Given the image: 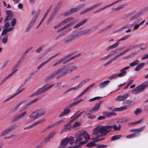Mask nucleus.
<instances>
[{
  "label": "nucleus",
  "mask_w": 148,
  "mask_h": 148,
  "mask_svg": "<svg viewBox=\"0 0 148 148\" xmlns=\"http://www.w3.org/2000/svg\"><path fill=\"white\" fill-rule=\"evenodd\" d=\"M54 85V84H53L50 85L48 87H46L47 86V84H46L44 85L42 88H39L37 91L34 93L32 95L29 96V97H31L34 96H37L41 94L52 88Z\"/></svg>",
  "instance_id": "1"
},
{
  "label": "nucleus",
  "mask_w": 148,
  "mask_h": 148,
  "mask_svg": "<svg viewBox=\"0 0 148 148\" xmlns=\"http://www.w3.org/2000/svg\"><path fill=\"white\" fill-rule=\"evenodd\" d=\"M77 68V66L75 65L71 66L64 71L60 75H57L56 77L57 79H58L60 77H64L67 74L71 73L73 71L75 70Z\"/></svg>",
  "instance_id": "2"
},
{
  "label": "nucleus",
  "mask_w": 148,
  "mask_h": 148,
  "mask_svg": "<svg viewBox=\"0 0 148 148\" xmlns=\"http://www.w3.org/2000/svg\"><path fill=\"white\" fill-rule=\"evenodd\" d=\"M148 87V81L134 88L132 91V93L136 94L143 92L145 88Z\"/></svg>",
  "instance_id": "3"
},
{
  "label": "nucleus",
  "mask_w": 148,
  "mask_h": 148,
  "mask_svg": "<svg viewBox=\"0 0 148 148\" xmlns=\"http://www.w3.org/2000/svg\"><path fill=\"white\" fill-rule=\"evenodd\" d=\"M66 67V66H64L61 68L59 69L57 71H54L52 73L49 75L47 77L45 78V81L47 82L48 81L51 79L52 77L57 75L58 73L65 69Z\"/></svg>",
  "instance_id": "4"
},
{
  "label": "nucleus",
  "mask_w": 148,
  "mask_h": 148,
  "mask_svg": "<svg viewBox=\"0 0 148 148\" xmlns=\"http://www.w3.org/2000/svg\"><path fill=\"white\" fill-rule=\"evenodd\" d=\"M109 128L108 127H107L106 125L104 126L102 125L101 127L97 126L93 129V134H97L100 132H105L108 130V129Z\"/></svg>",
  "instance_id": "5"
},
{
  "label": "nucleus",
  "mask_w": 148,
  "mask_h": 148,
  "mask_svg": "<svg viewBox=\"0 0 148 148\" xmlns=\"http://www.w3.org/2000/svg\"><path fill=\"white\" fill-rule=\"evenodd\" d=\"M79 37V34L78 33H77L75 34H73L72 35L69 36L65 39L64 43L66 44H68Z\"/></svg>",
  "instance_id": "6"
},
{
  "label": "nucleus",
  "mask_w": 148,
  "mask_h": 148,
  "mask_svg": "<svg viewBox=\"0 0 148 148\" xmlns=\"http://www.w3.org/2000/svg\"><path fill=\"white\" fill-rule=\"evenodd\" d=\"M68 143L67 137L64 138L62 140L58 148H65Z\"/></svg>",
  "instance_id": "7"
},
{
  "label": "nucleus",
  "mask_w": 148,
  "mask_h": 148,
  "mask_svg": "<svg viewBox=\"0 0 148 148\" xmlns=\"http://www.w3.org/2000/svg\"><path fill=\"white\" fill-rule=\"evenodd\" d=\"M85 4H83L77 6L76 8H71L70 10L71 14H72L73 13L76 12L78 11L82 10V9L85 6Z\"/></svg>",
  "instance_id": "8"
},
{
  "label": "nucleus",
  "mask_w": 148,
  "mask_h": 148,
  "mask_svg": "<svg viewBox=\"0 0 148 148\" xmlns=\"http://www.w3.org/2000/svg\"><path fill=\"white\" fill-rule=\"evenodd\" d=\"M100 4V3H98L97 4L94 5L93 6H91L90 8H87L83 10L80 13V14L82 15L87 13L91 10H93L94 8L99 6Z\"/></svg>",
  "instance_id": "9"
},
{
  "label": "nucleus",
  "mask_w": 148,
  "mask_h": 148,
  "mask_svg": "<svg viewBox=\"0 0 148 148\" xmlns=\"http://www.w3.org/2000/svg\"><path fill=\"white\" fill-rule=\"evenodd\" d=\"M102 101H99L96 103H95V106L92 108V109L90 110V112L92 113V112H96L98 111L100 108V104Z\"/></svg>",
  "instance_id": "10"
},
{
  "label": "nucleus",
  "mask_w": 148,
  "mask_h": 148,
  "mask_svg": "<svg viewBox=\"0 0 148 148\" xmlns=\"http://www.w3.org/2000/svg\"><path fill=\"white\" fill-rule=\"evenodd\" d=\"M74 53H72L69 54L66 56H65L61 59L59 60L56 63L54 64L53 65V66H56L60 63L62 62L63 61L65 60L66 59L69 58V57L73 55Z\"/></svg>",
  "instance_id": "11"
},
{
  "label": "nucleus",
  "mask_w": 148,
  "mask_h": 148,
  "mask_svg": "<svg viewBox=\"0 0 148 148\" xmlns=\"http://www.w3.org/2000/svg\"><path fill=\"white\" fill-rule=\"evenodd\" d=\"M129 68L130 66H127L121 69L120 71V73L118 74V77H122L125 76L127 73V71L126 70Z\"/></svg>",
  "instance_id": "12"
},
{
  "label": "nucleus",
  "mask_w": 148,
  "mask_h": 148,
  "mask_svg": "<svg viewBox=\"0 0 148 148\" xmlns=\"http://www.w3.org/2000/svg\"><path fill=\"white\" fill-rule=\"evenodd\" d=\"M18 71V69H16L14 70L10 74L6 76L4 79L0 82V86H1L9 78L12 76L17 71Z\"/></svg>",
  "instance_id": "13"
},
{
  "label": "nucleus",
  "mask_w": 148,
  "mask_h": 148,
  "mask_svg": "<svg viewBox=\"0 0 148 148\" xmlns=\"http://www.w3.org/2000/svg\"><path fill=\"white\" fill-rule=\"evenodd\" d=\"M44 121V120H40L39 121L33 123L32 125H31L29 126H28L27 127H25V128H24V130H26L29 129L31 128H32L33 127H35L36 125H39L40 123L42 122H43Z\"/></svg>",
  "instance_id": "14"
},
{
  "label": "nucleus",
  "mask_w": 148,
  "mask_h": 148,
  "mask_svg": "<svg viewBox=\"0 0 148 148\" xmlns=\"http://www.w3.org/2000/svg\"><path fill=\"white\" fill-rule=\"evenodd\" d=\"M26 102V101H23L18 103L13 108L10 109L9 110V112H13L15 111L19 107L20 105L23 103H25Z\"/></svg>",
  "instance_id": "15"
},
{
  "label": "nucleus",
  "mask_w": 148,
  "mask_h": 148,
  "mask_svg": "<svg viewBox=\"0 0 148 148\" xmlns=\"http://www.w3.org/2000/svg\"><path fill=\"white\" fill-rule=\"evenodd\" d=\"M121 125L120 124H119L118 125V127L116 126L115 125H106V127H108L109 128H108V130H110L111 131V129L112 127H113L114 129V130L115 131H119L121 129Z\"/></svg>",
  "instance_id": "16"
},
{
  "label": "nucleus",
  "mask_w": 148,
  "mask_h": 148,
  "mask_svg": "<svg viewBox=\"0 0 148 148\" xmlns=\"http://www.w3.org/2000/svg\"><path fill=\"white\" fill-rule=\"evenodd\" d=\"M103 115L106 118V117H109L114 115H116V114L114 112L105 111L103 113Z\"/></svg>",
  "instance_id": "17"
},
{
  "label": "nucleus",
  "mask_w": 148,
  "mask_h": 148,
  "mask_svg": "<svg viewBox=\"0 0 148 148\" xmlns=\"http://www.w3.org/2000/svg\"><path fill=\"white\" fill-rule=\"evenodd\" d=\"M80 134L85 139L88 140L90 139V136L85 131L83 130L82 132H80Z\"/></svg>",
  "instance_id": "18"
},
{
  "label": "nucleus",
  "mask_w": 148,
  "mask_h": 148,
  "mask_svg": "<svg viewBox=\"0 0 148 148\" xmlns=\"http://www.w3.org/2000/svg\"><path fill=\"white\" fill-rule=\"evenodd\" d=\"M143 14V12L140 11H138L136 14L131 16L130 19V21H132L138 18V17Z\"/></svg>",
  "instance_id": "19"
},
{
  "label": "nucleus",
  "mask_w": 148,
  "mask_h": 148,
  "mask_svg": "<svg viewBox=\"0 0 148 148\" xmlns=\"http://www.w3.org/2000/svg\"><path fill=\"white\" fill-rule=\"evenodd\" d=\"M56 134L55 132H53L49 134L48 136L44 140L45 142L47 143L52 138L54 135Z\"/></svg>",
  "instance_id": "20"
},
{
  "label": "nucleus",
  "mask_w": 148,
  "mask_h": 148,
  "mask_svg": "<svg viewBox=\"0 0 148 148\" xmlns=\"http://www.w3.org/2000/svg\"><path fill=\"white\" fill-rule=\"evenodd\" d=\"M84 99H82L79 100H78L76 101H75L74 102H73V103L69 105L68 107V108H71L73 107V106H75V105H77V104H78V103H80L81 102L84 101Z\"/></svg>",
  "instance_id": "21"
},
{
  "label": "nucleus",
  "mask_w": 148,
  "mask_h": 148,
  "mask_svg": "<svg viewBox=\"0 0 148 148\" xmlns=\"http://www.w3.org/2000/svg\"><path fill=\"white\" fill-rule=\"evenodd\" d=\"M84 99H82L79 100H78L76 101H75L74 102H73V103L69 105L68 107V108H71L73 107V106H75V105H77V104H78V103H80L81 102L84 101Z\"/></svg>",
  "instance_id": "22"
},
{
  "label": "nucleus",
  "mask_w": 148,
  "mask_h": 148,
  "mask_svg": "<svg viewBox=\"0 0 148 148\" xmlns=\"http://www.w3.org/2000/svg\"><path fill=\"white\" fill-rule=\"evenodd\" d=\"M40 98V97H38L37 98L33 100H32L30 101V102H29V103H27L25 106L24 108V109L25 110L28 108L30 106H31L32 105V103L38 101V100Z\"/></svg>",
  "instance_id": "23"
},
{
  "label": "nucleus",
  "mask_w": 148,
  "mask_h": 148,
  "mask_svg": "<svg viewBox=\"0 0 148 148\" xmlns=\"http://www.w3.org/2000/svg\"><path fill=\"white\" fill-rule=\"evenodd\" d=\"M87 20H88L87 19H86L81 21L79 23L76 24L74 26L73 28L74 29H76L79 27L81 26L84 25V24H85Z\"/></svg>",
  "instance_id": "24"
},
{
  "label": "nucleus",
  "mask_w": 148,
  "mask_h": 148,
  "mask_svg": "<svg viewBox=\"0 0 148 148\" xmlns=\"http://www.w3.org/2000/svg\"><path fill=\"white\" fill-rule=\"evenodd\" d=\"M16 127L15 124H14L11 125L10 127H9L5 130L6 134H8L11 132L13 131Z\"/></svg>",
  "instance_id": "25"
},
{
  "label": "nucleus",
  "mask_w": 148,
  "mask_h": 148,
  "mask_svg": "<svg viewBox=\"0 0 148 148\" xmlns=\"http://www.w3.org/2000/svg\"><path fill=\"white\" fill-rule=\"evenodd\" d=\"M35 23V22H34V21H33V20H32L31 21L28 26H27V27L26 31L25 32H27L29 30L30 28L32 27L34 25V24Z\"/></svg>",
  "instance_id": "26"
},
{
  "label": "nucleus",
  "mask_w": 148,
  "mask_h": 148,
  "mask_svg": "<svg viewBox=\"0 0 148 148\" xmlns=\"http://www.w3.org/2000/svg\"><path fill=\"white\" fill-rule=\"evenodd\" d=\"M62 3V2L61 1H60L58 3L57 5L55 7L54 10L53 12L54 14H56L57 11L61 8Z\"/></svg>",
  "instance_id": "27"
},
{
  "label": "nucleus",
  "mask_w": 148,
  "mask_h": 148,
  "mask_svg": "<svg viewBox=\"0 0 148 148\" xmlns=\"http://www.w3.org/2000/svg\"><path fill=\"white\" fill-rule=\"evenodd\" d=\"M90 30L91 29H85L81 31L80 33H78V34H79V36H80L82 35H86L89 33Z\"/></svg>",
  "instance_id": "28"
},
{
  "label": "nucleus",
  "mask_w": 148,
  "mask_h": 148,
  "mask_svg": "<svg viewBox=\"0 0 148 148\" xmlns=\"http://www.w3.org/2000/svg\"><path fill=\"white\" fill-rule=\"evenodd\" d=\"M110 82V81L108 80L104 81L100 84L99 86L101 88H103L107 86Z\"/></svg>",
  "instance_id": "29"
},
{
  "label": "nucleus",
  "mask_w": 148,
  "mask_h": 148,
  "mask_svg": "<svg viewBox=\"0 0 148 148\" xmlns=\"http://www.w3.org/2000/svg\"><path fill=\"white\" fill-rule=\"evenodd\" d=\"M90 80L89 79H87L83 80L80 82L79 84L77 85L78 88H81L82 86L85 83L87 82Z\"/></svg>",
  "instance_id": "30"
},
{
  "label": "nucleus",
  "mask_w": 148,
  "mask_h": 148,
  "mask_svg": "<svg viewBox=\"0 0 148 148\" xmlns=\"http://www.w3.org/2000/svg\"><path fill=\"white\" fill-rule=\"evenodd\" d=\"M38 118L43 115L45 113V111L43 109L38 110H36Z\"/></svg>",
  "instance_id": "31"
},
{
  "label": "nucleus",
  "mask_w": 148,
  "mask_h": 148,
  "mask_svg": "<svg viewBox=\"0 0 148 148\" xmlns=\"http://www.w3.org/2000/svg\"><path fill=\"white\" fill-rule=\"evenodd\" d=\"M111 131L110 130H107L106 131L104 132H100V135H98V137H99V138L102 137L104 136H106L107 134Z\"/></svg>",
  "instance_id": "32"
},
{
  "label": "nucleus",
  "mask_w": 148,
  "mask_h": 148,
  "mask_svg": "<svg viewBox=\"0 0 148 148\" xmlns=\"http://www.w3.org/2000/svg\"><path fill=\"white\" fill-rule=\"evenodd\" d=\"M145 64L144 63H141L137 66L136 67L135 69V71H138L140 70V69L143 68Z\"/></svg>",
  "instance_id": "33"
},
{
  "label": "nucleus",
  "mask_w": 148,
  "mask_h": 148,
  "mask_svg": "<svg viewBox=\"0 0 148 148\" xmlns=\"http://www.w3.org/2000/svg\"><path fill=\"white\" fill-rule=\"evenodd\" d=\"M70 110L69 109H66L64 110L60 114L59 117H61L67 114L70 112Z\"/></svg>",
  "instance_id": "34"
},
{
  "label": "nucleus",
  "mask_w": 148,
  "mask_h": 148,
  "mask_svg": "<svg viewBox=\"0 0 148 148\" xmlns=\"http://www.w3.org/2000/svg\"><path fill=\"white\" fill-rule=\"evenodd\" d=\"M25 89V88H23V89H22V90H20V91H18L17 93H16L15 94H14L12 96H11V97H9V98H8L6 100H5V101H4V102H5V101H8V100L9 99H11L12 98L14 97L15 96L18 95V94H19L20 93H21V92H22V91H23Z\"/></svg>",
  "instance_id": "35"
},
{
  "label": "nucleus",
  "mask_w": 148,
  "mask_h": 148,
  "mask_svg": "<svg viewBox=\"0 0 148 148\" xmlns=\"http://www.w3.org/2000/svg\"><path fill=\"white\" fill-rule=\"evenodd\" d=\"M123 55L122 52H120L117 55H116L115 56L113 57L112 58H111L110 60L111 61V62H112L115 61L120 56H121Z\"/></svg>",
  "instance_id": "36"
},
{
  "label": "nucleus",
  "mask_w": 148,
  "mask_h": 148,
  "mask_svg": "<svg viewBox=\"0 0 148 148\" xmlns=\"http://www.w3.org/2000/svg\"><path fill=\"white\" fill-rule=\"evenodd\" d=\"M52 5H51L50 6V7L48 8V9L47 10V11L46 12V13H45V14L44 15V16H43V18H42L41 20V21L43 22L44 21V20L45 19V18H46V16L48 15L49 12L50 10H51V8H52Z\"/></svg>",
  "instance_id": "37"
},
{
  "label": "nucleus",
  "mask_w": 148,
  "mask_h": 148,
  "mask_svg": "<svg viewBox=\"0 0 148 148\" xmlns=\"http://www.w3.org/2000/svg\"><path fill=\"white\" fill-rule=\"evenodd\" d=\"M71 128V125L70 124L68 123L67 124L64 126V128L63 129L62 131L70 130Z\"/></svg>",
  "instance_id": "38"
},
{
  "label": "nucleus",
  "mask_w": 148,
  "mask_h": 148,
  "mask_svg": "<svg viewBox=\"0 0 148 148\" xmlns=\"http://www.w3.org/2000/svg\"><path fill=\"white\" fill-rule=\"evenodd\" d=\"M134 48H135L134 45L133 46L131 45L127 49L121 52L123 53V54H124L126 52L131 50L132 49H134Z\"/></svg>",
  "instance_id": "39"
},
{
  "label": "nucleus",
  "mask_w": 148,
  "mask_h": 148,
  "mask_svg": "<svg viewBox=\"0 0 148 148\" xmlns=\"http://www.w3.org/2000/svg\"><path fill=\"white\" fill-rule=\"evenodd\" d=\"M68 143H69L70 145H72L74 143V138L72 136H70L69 138L67 137Z\"/></svg>",
  "instance_id": "40"
},
{
  "label": "nucleus",
  "mask_w": 148,
  "mask_h": 148,
  "mask_svg": "<svg viewBox=\"0 0 148 148\" xmlns=\"http://www.w3.org/2000/svg\"><path fill=\"white\" fill-rule=\"evenodd\" d=\"M121 137V135H116L113 136L111 140V141H114L120 138Z\"/></svg>",
  "instance_id": "41"
},
{
  "label": "nucleus",
  "mask_w": 148,
  "mask_h": 148,
  "mask_svg": "<svg viewBox=\"0 0 148 148\" xmlns=\"http://www.w3.org/2000/svg\"><path fill=\"white\" fill-rule=\"evenodd\" d=\"M21 60H18L17 62L14 66L12 68V70H14L15 69H16L15 70L17 69H16L18 68L21 63Z\"/></svg>",
  "instance_id": "42"
},
{
  "label": "nucleus",
  "mask_w": 148,
  "mask_h": 148,
  "mask_svg": "<svg viewBox=\"0 0 148 148\" xmlns=\"http://www.w3.org/2000/svg\"><path fill=\"white\" fill-rule=\"evenodd\" d=\"M97 145L93 141L90 142L88 143L87 145L86 146L88 147H91L95 146V145L96 146Z\"/></svg>",
  "instance_id": "43"
},
{
  "label": "nucleus",
  "mask_w": 148,
  "mask_h": 148,
  "mask_svg": "<svg viewBox=\"0 0 148 148\" xmlns=\"http://www.w3.org/2000/svg\"><path fill=\"white\" fill-rule=\"evenodd\" d=\"M114 25V24H112L108 26V27H106L104 29H103L101 31L100 33H102L104 32H106L110 29Z\"/></svg>",
  "instance_id": "44"
},
{
  "label": "nucleus",
  "mask_w": 148,
  "mask_h": 148,
  "mask_svg": "<svg viewBox=\"0 0 148 148\" xmlns=\"http://www.w3.org/2000/svg\"><path fill=\"white\" fill-rule=\"evenodd\" d=\"M47 143L44 140L39 144L36 148H41L44 146Z\"/></svg>",
  "instance_id": "45"
},
{
  "label": "nucleus",
  "mask_w": 148,
  "mask_h": 148,
  "mask_svg": "<svg viewBox=\"0 0 148 148\" xmlns=\"http://www.w3.org/2000/svg\"><path fill=\"white\" fill-rule=\"evenodd\" d=\"M139 60H135L133 62H132L130 64V66L132 67L134 66L137 64H138L139 63Z\"/></svg>",
  "instance_id": "46"
},
{
  "label": "nucleus",
  "mask_w": 148,
  "mask_h": 148,
  "mask_svg": "<svg viewBox=\"0 0 148 148\" xmlns=\"http://www.w3.org/2000/svg\"><path fill=\"white\" fill-rule=\"evenodd\" d=\"M82 137L81 135L79 134V135L77 137V139L75 140V143H77L78 142H79L82 140Z\"/></svg>",
  "instance_id": "47"
},
{
  "label": "nucleus",
  "mask_w": 148,
  "mask_h": 148,
  "mask_svg": "<svg viewBox=\"0 0 148 148\" xmlns=\"http://www.w3.org/2000/svg\"><path fill=\"white\" fill-rule=\"evenodd\" d=\"M56 14H54V12H53L52 13V14L50 16L49 18L48 19V21L47 22V23H49L51 21H52V20L54 18L55 15H56Z\"/></svg>",
  "instance_id": "48"
},
{
  "label": "nucleus",
  "mask_w": 148,
  "mask_h": 148,
  "mask_svg": "<svg viewBox=\"0 0 148 148\" xmlns=\"http://www.w3.org/2000/svg\"><path fill=\"white\" fill-rule=\"evenodd\" d=\"M13 16L12 15H7L5 18L4 21H9L13 19Z\"/></svg>",
  "instance_id": "49"
},
{
  "label": "nucleus",
  "mask_w": 148,
  "mask_h": 148,
  "mask_svg": "<svg viewBox=\"0 0 148 148\" xmlns=\"http://www.w3.org/2000/svg\"><path fill=\"white\" fill-rule=\"evenodd\" d=\"M132 103V101L130 100H128L123 101V103L125 105L128 106Z\"/></svg>",
  "instance_id": "50"
},
{
  "label": "nucleus",
  "mask_w": 148,
  "mask_h": 148,
  "mask_svg": "<svg viewBox=\"0 0 148 148\" xmlns=\"http://www.w3.org/2000/svg\"><path fill=\"white\" fill-rule=\"evenodd\" d=\"M107 146V145H105L98 144L96 145V147L97 148H106Z\"/></svg>",
  "instance_id": "51"
},
{
  "label": "nucleus",
  "mask_w": 148,
  "mask_h": 148,
  "mask_svg": "<svg viewBox=\"0 0 148 148\" xmlns=\"http://www.w3.org/2000/svg\"><path fill=\"white\" fill-rule=\"evenodd\" d=\"M32 118H35L34 119V120L35 119H38V116L37 115V112L36 111H35V112H34L32 114Z\"/></svg>",
  "instance_id": "52"
},
{
  "label": "nucleus",
  "mask_w": 148,
  "mask_h": 148,
  "mask_svg": "<svg viewBox=\"0 0 148 148\" xmlns=\"http://www.w3.org/2000/svg\"><path fill=\"white\" fill-rule=\"evenodd\" d=\"M144 127H142L138 129H135V133H138L142 132L144 129Z\"/></svg>",
  "instance_id": "53"
},
{
  "label": "nucleus",
  "mask_w": 148,
  "mask_h": 148,
  "mask_svg": "<svg viewBox=\"0 0 148 148\" xmlns=\"http://www.w3.org/2000/svg\"><path fill=\"white\" fill-rule=\"evenodd\" d=\"M63 122V120H61L57 122H55L53 123H52L51 125L52 127L53 126H54L56 125H57L58 123H62Z\"/></svg>",
  "instance_id": "54"
},
{
  "label": "nucleus",
  "mask_w": 148,
  "mask_h": 148,
  "mask_svg": "<svg viewBox=\"0 0 148 148\" xmlns=\"http://www.w3.org/2000/svg\"><path fill=\"white\" fill-rule=\"evenodd\" d=\"M9 61V60H6L4 63L3 64V65L1 67V68L0 69L1 70L3 69H4V68H5L7 65L8 64V62Z\"/></svg>",
  "instance_id": "55"
},
{
  "label": "nucleus",
  "mask_w": 148,
  "mask_h": 148,
  "mask_svg": "<svg viewBox=\"0 0 148 148\" xmlns=\"http://www.w3.org/2000/svg\"><path fill=\"white\" fill-rule=\"evenodd\" d=\"M136 136V134L135 133H133L132 134H131L128 135L127 136H126L127 138H132L135 137Z\"/></svg>",
  "instance_id": "56"
},
{
  "label": "nucleus",
  "mask_w": 148,
  "mask_h": 148,
  "mask_svg": "<svg viewBox=\"0 0 148 148\" xmlns=\"http://www.w3.org/2000/svg\"><path fill=\"white\" fill-rule=\"evenodd\" d=\"M130 37V35H127L126 36H125L124 37H122L120 39L118 40V41H122L125 40L127 38H129Z\"/></svg>",
  "instance_id": "57"
},
{
  "label": "nucleus",
  "mask_w": 148,
  "mask_h": 148,
  "mask_svg": "<svg viewBox=\"0 0 148 148\" xmlns=\"http://www.w3.org/2000/svg\"><path fill=\"white\" fill-rule=\"evenodd\" d=\"M16 19L14 18L12 19V20L11 22V24L12 27H14V26L16 25Z\"/></svg>",
  "instance_id": "58"
},
{
  "label": "nucleus",
  "mask_w": 148,
  "mask_h": 148,
  "mask_svg": "<svg viewBox=\"0 0 148 148\" xmlns=\"http://www.w3.org/2000/svg\"><path fill=\"white\" fill-rule=\"evenodd\" d=\"M6 14L7 15H12L13 16V13L12 12V11L10 10H6L5 11Z\"/></svg>",
  "instance_id": "59"
},
{
  "label": "nucleus",
  "mask_w": 148,
  "mask_h": 148,
  "mask_svg": "<svg viewBox=\"0 0 148 148\" xmlns=\"http://www.w3.org/2000/svg\"><path fill=\"white\" fill-rule=\"evenodd\" d=\"M64 35L63 33L62 32L60 33V34L58 35L55 38V40L56 41L58 40L59 38H61Z\"/></svg>",
  "instance_id": "60"
},
{
  "label": "nucleus",
  "mask_w": 148,
  "mask_h": 148,
  "mask_svg": "<svg viewBox=\"0 0 148 148\" xmlns=\"http://www.w3.org/2000/svg\"><path fill=\"white\" fill-rule=\"evenodd\" d=\"M8 40V36L6 35L3 37L2 40V42L3 43L5 44L7 42Z\"/></svg>",
  "instance_id": "61"
},
{
  "label": "nucleus",
  "mask_w": 148,
  "mask_h": 148,
  "mask_svg": "<svg viewBox=\"0 0 148 148\" xmlns=\"http://www.w3.org/2000/svg\"><path fill=\"white\" fill-rule=\"evenodd\" d=\"M117 76H118V74H116L110 76L108 78V79H113L116 78Z\"/></svg>",
  "instance_id": "62"
},
{
  "label": "nucleus",
  "mask_w": 148,
  "mask_h": 148,
  "mask_svg": "<svg viewBox=\"0 0 148 148\" xmlns=\"http://www.w3.org/2000/svg\"><path fill=\"white\" fill-rule=\"evenodd\" d=\"M48 62H47V60L44 62L42 63L37 68L38 69H39L41 68L45 64H47Z\"/></svg>",
  "instance_id": "63"
},
{
  "label": "nucleus",
  "mask_w": 148,
  "mask_h": 148,
  "mask_svg": "<svg viewBox=\"0 0 148 148\" xmlns=\"http://www.w3.org/2000/svg\"><path fill=\"white\" fill-rule=\"evenodd\" d=\"M142 111V109L141 108H138L135 111L134 113L136 115H138Z\"/></svg>",
  "instance_id": "64"
}]
</instances>
